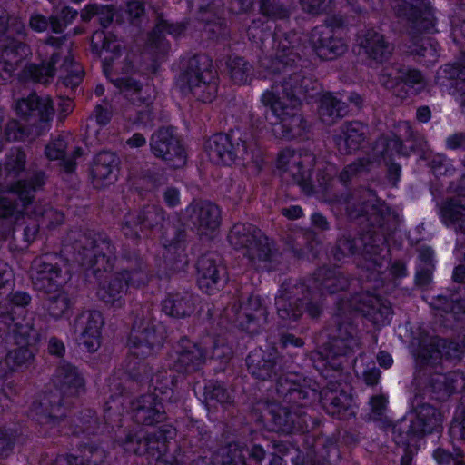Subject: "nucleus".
Listing matches in <instances>:
<instances>
[{
    "label": "nucleus",
    "instance_id": "1",
    "mask_svg": "<svg viewBox=\"0 0 465 465\" xmlns=\"http://www.w3.org/2000/svg\"><path fill=\"white\" fill-rule=\"evenodd\" d=\"M455 352L453 343L439 338H431L412 351L416 365L420 369V379L427 390L442 396L465 390L462 372L441 371L443 365L455 357Z\"/></svg>",
    "mask_w": 465,
    "mask_h": 465
},
{
    "label": "nucleus",
    "instance_id": "2",
    "mask_svg": "<svg viewBox=\"0 0 465 465\" xmlns=\"http://www.w3.org/2000/svg\"><path fill=\"white\" fill-rule=\"evenodd\" d=\"M299 90L289 82L274 84L262 95V103L270 107L277 118L272 125L273 134L281 139H292L303 134L304 124L296 109L300 104Z\"/></svg>",
    "mask_w": 465,
    "mask_h": 465
},
{
    "label": "nucleus",
    "instance_id": "3",
    "mask_svg": "<svg viewBox=\"0 0 465 465\" xmlns=\"http://www.w3.org/2000/svg\"><path fill=\"white\" fill-rule=\"evenodd\" d=\"M34 330L29 321L20 315L16 318L6 312H0V338L13 339L21 346L10 351L4 361H0V389H4L6 371H16L25 365L33 358V352L26 347ZM3 393L0 392V398Z\"/></svg>",
    "mask_w": 465,
    "mask_h": 465
},
{
    "label": "nucleus",
    "instance_id": "4",
    "mask_svg": "<svg viewBox=\"0 0 465 465\" xmlns=\"http://www.w3.org/2000/svg\"><path fill=\"white\" fill-rule=\"evenodd\" d=\"M47 260L46 256L35 258L29 275L36 289L47 293L57 292V295L50 297L48 304L49 313L57 318L64 314L70 307L67 295L60 292V288L66 282L67 277Z\"/></svg>",
    "mask_w": 465,
    "mask_h": 465
},
{
    "label": "nucleus",
    "instance_id": "5",
    "mask_svg": "<svg viewBox=\"0 0 465 465\" xmlns=\"http://www.w3.org/2000/svg\"><path fill=\"white\" fill-rule=\"evenodd\" d=\"M0 7V84L7 81L15 67L31 54L28 46L14 39L15 34L22 35L24 25L15 18L11 19Z\"/></svg>",
    "mask_w": 465,
    "mask_h": 465
},
{
    "label": "nucleus",
    "instance_id": "6",
    "mask_svg": "<svg viewBox=\"0 0 465 465\" xmlns=\"http://www.w3.org/2000/svg\"><path fill=\"white\" fill-rule=\"evenodd\" d=\"M176 84L183 92H191L196 99L204 103L212 102L217 94L215 74L206 57L192 59L190 70L179 76Z\"/></svg>",
    "mask_w": 465,
    "mask_h": 465
},
{
    "label": "nucleus",
    "instance_id": "7",
    "mask_svg": "<svg viewBox=\"0 0 465 465\" xmlns=\"http://www.w3.org/2000/svg\"><path fill=\"white\" fill-rule=\"evenodd\" d=\"M210 161L215 164L230 165L237 161L247 162L252 159L247 145L239 137L215 134L210 137L204 145Z\"/></svg>",
    "mask_w": 465,
    "mask_h": 465
},
{
    "label": "nucleus",
    "instance_id": "8",
    "mask_svg": "<svg viewBox=\"0 0 465 465\" xmlns=\"http://www.w3.org/2000/svg\"><path fill=\"white\" fill-rule=\"evenodd\" d=\"M147 281V275L140 271L132 273L124 272L121 273L107 274L100 282L96 294L100 300L115 307L122 306V297L128 287H140Z\"/></svg>",
    "mask_w": 465,
    "mask_h": 465
},
{
    "label": "nucleus",
    "instance_id": "9",
    "mask_svg": "<svg viewBox=\"0 0 465 465\" xmlns=\"http://www.w3.org/2000/svg\"><path fill=\"white\" fill-rule=\"evenodd\" d=\"M40 183L37 186H40ZM36 185L25 186L18 181L16 184L0 195V217L17 221L24 213H29V204Z\"/></svg>",
    "mask_w": 465,
    "mask_h": 465
},
{
    "label": "nucleus",
    "instance_id": "10",
    "mask_svg": "<svg viewBox=\"0 0 465 465\" xmlns=\"http://www.w3.org/2000/svg\"><path fill=\"white\" fill-rule=\"evenodd\" d=\"M151 149L156 157L162 158L173 168H181L186 163L183 148L169 129H161L153 134Z\"/></svg>",
    "mask_w": 465,
    "mask_h": 465
},
{
    "label": "nucleus",
    "instance_id": "11",
    "mask_svg": "<svg viewBox=\"0 0 465 465\" xmlns=\"http://www.w3.org/2000/svg\"><path fill=\"white\" fill-rule=\"evenodd\" d=\"M186 219L198 233L208 235L221 223V212L217 205L209 202H193L184 211Z\"/></svg>",
    "mask_w": 465,
    "mask_h": 465
},
{
    "label": "nucleus",
    "instance_id": "12",
    "mask_svg": "<svg viewBox=\"0 0 465 465\" xmlns=\"http://www.w3.org/2000/svg\"><path fill=\"white\" fill-rule=\"evenodd\" d=\"M31 415L44 428L51 432L61 423L64 415L60 396L56 393L43 395L32 405Z\"/></svg>",
    "mask_w": 465,
    "mask_h": 465
},
{
    "label": "nucleus",
    "instance_id": "13",
    "mask_svg": "<svg viewBox=\"0 0 465 465\" xmlns=\"http://www.w3.org/2000/svg\"><path fill=\"white\" fill-rule=\"evenodd\" d=\"M102 48L104 50V74L111 79L114 85L120 88L122 92L125 93V95L141 92L142 90L138 83L127 75L130 69L129 65L125 66L122 76L114 77L113 75L114 73H118L120 69L124 70V68L120 66V64L114 62V58L108 54L109 52L114 53L118 51L120 48L119 43L117 41L111 42L105 38Z\"/></svg>",
    "mask_w": 465,
    "mask_h": 465
},
{
    "label": "nucleus",
    "instance_id": "14",
    "mask_svg": "<svg viewBox=\"0 0 465 465\" xmlns=\"http://www.w3.org/2000/svg\"><path fill=\"white\" fill-rule=\"evenodd\" d=\"M390 5L398 16L408 15L419 29L433 30L435 18L426 0H391Z\"/></svg>",
    "mask_w": 465,
    "mask_h": 465
},
{
    "label": "nucleus",
    "instance_id": "15",
    "mask_svg": "<svg viewBox=\"0 0 465 465\" xmlns=\"http://www.w3.org/2000/svg\"><path fill=\"white\" fill-rule=\"evenodd\" d=\"M104 317L98 311L83 312L76 321L80 340L88 351H96L101 345Z\"/></svg>",
    "mask_w": 465,
    "mask_h": 465
},
{
    "label": "nucleus",
    "instance_id": "16",
    "mask_svg": "<svg viewBox=\"0 0 465 465\" xmlns=\"http://www.w3.org/2000/svg\"><path fill=\"white\" fill-rule=\"evenodd\" d=\"M310 43L322 59L331 60L342 54L346 45L341 39L333 38L332 30L329 26L316 27L310 37Z\"/></svg>",
    "mask_w": 465,
    "mask_h": 465
},
{
    "label": "nucleus",
    "instance_id": "17",
    "mask_svg": "<svg viewBox=\"0 0 465 465\" xmlns=\"http://www.w3.org/2000/svg\"><path fill=\"white\" fill-rule=\"evenodd\" d=\"M453 279L460 284L451 295V302H450L445 296L439 295L431 298L429 304L435 310L452 312L456 314L465 313V266L459 265L454 269Z\"/></svg>",
    "mask_w": 465,
    "mask_h": 465
},
{
    "label": "nucleus",
    "instance_id": "18",
    "mask_svg": "<svg viewBox=\"0 0 465 465\" xmlns=\"http://www.w3.org/2000/svg\"><path fill=\"white\" fill-rule=\"evenodd\" d=\"M118 160L114 153L103 152L96 155L91 169L92 183L96 188H104L116 181Z\"/></svg>",
    "mask_w": 465,
    "mask_h": 465
},
{
    "label": "nucleus",
    "instance_id": "19",
    "mask_svg": "<svg viewBox=\"0 0 465 465\" xmlns=\"http://www.w3.org/2000/svg\"><path fill=\"white\" fill-rule=\"evenodd\" d=\"M301 37L296 33H291L281 38L277 35V47L275 54V61H272V72L280 71L282 67H285L299 58L297 49ZM271 61L264 58L261 61L263 67H269Z\"/></svg>",
    "mask_w": 465,
    "mask_h": 465
},
{
    "label": "nucleus",
    "instance_id": "20",
    "mask_svg": "<svg viewBox=\"0 0 465 465\" xmlns=\"http://www.w3.org/2000/svg\"><path fill=\"white\" fill-rule=\"evenodd\" d=\"M15 109L23 116L33 115L41 122L48 124L54 117L55 109L49 96H37L30 94L27 98L20 99Z\"/></svg>",
    "mask_w": 465,
    "mask_h": 465
},
{
    "label": "nucleus",
    "instance_id": "21",
    "mask_svg": "<svg viewBox=\"0 0 465 465\" xmlns=\"http://www.w3.org/2000/svg\"><path fill=\"white\" fill-rule=\"evenodd\" d=\"M55 42L41 44L37 48V55L41 61L40 67L31 64L26 68L28 75L39 82H47L54 74V64L56 63Z\"/></svg>",
    "mask_w": 465,
    "mask_h": 465
},
{
    "label": "nucleus",
    "instance_id": "22",
    "mask_svg": "<svg viewBox=\"0 0 465 465\" xmlns=\"http://www.w3.org/2000/svg\"><path fill=\"white\" fill-rule=\"evenodd\" d=\"M197 269L198 283L203 292L213 293L219 290L225 273L223 266L216 264L209 258L203 257L199 260Z\"/></svg>",
    "mask_w": 465,
    "mask_h": 465
},
{
    "label": "nucleus",
    "instance_id": "23",
    "mask_svg": "<svg viewBox=\"0 0 465 465\" xmlns=\"http://www.w3.org/2000/svg\"><path fill=\"white\" fill-rule=\"evenodd\" d=\"M228 239L236 249L246 247L252 259L255 257L263 259L267 256L262 247V240L258 241L254 235L251 234L244 224H235L230 231Z\"/></svg>",
    "mask_w": 465,
    "mask_h": 465
},
{
    "label": "nucleus",
    "instance_id": "24",
    "mask_svg": "<svg viewBox=\"0 0 465 465\" xmlns=\"http://www.w3.org/2000/svg\"><path fill=\"white\" fill-rule=\"evenodd\" d=\"M163 343V335L154 330H134L130 336L131 351L136 357H146L153 353Z\"/></svg>",
    "mask_w": 465,
    "mask_h": 465
},
{
    "label": "nucleus",
    "instance_id": "25",
    "mask_svg": "<svg viewBox=\"0 0 465 465\" xmlns=\"http://www.w3.org/2000/svg\"><path fill=\"white\" fill-rule=\"evenodd\" d=\"M440 215L446 226L465 233V196L457 195L446 202L440 208Z\"/></svg>",
    "mask_w": 465,
    "mask_h": 465
},
{
    "label": "nucleus",
    "instance_id": "26",
    "mask_svg": "<svg viewBox=\"0 0 465 465\" xmlns=\"http://www.w3.org/2000/svg\"><path fill=\"white\" fill-rule=\"evenodd\" d=\"M360 45L368 57L376 64H382L391 54V47L382 35L375 30H370L361 40Z\"/></svg>",
    "mask_w": 465,
    "mask_h": 465
},
{
    "label": "nucleus",
    "instance_id": "27",
    "mask_svg": "<svg viewBox=\"0 0 465 465\" xmlns=\"http://www.w3.org/2000/svg\"><path fill=\"white\" fill-rule=\"evenodd\" d=\"M379 81L381 84L388 88L393 87L400 81L414 86L420 84L422 76L419 71L407 70L395 66H386L382 69V74L380 75Z\"/></svg>",
    "mask_w": 465,
    "mask_h": 465
},
{
    "label": "nucleus",
    "instance_id": "28",
    "mask_svg": "<svg viewBox=\"0 0 465 465\" xmlns=\"http://www.w3.org/2000/svg\"><path fill=\"white\" fill-rule=\"evenodd\" d=\"M364 126L358 122L347 124L341 134L336 139L339 150L342 153H351L359 148L363 141Z\"/></svg>",
    "mask_w": 465,
    "mask_h": 465
},
{
    "label": "nucleus",
    "instance_id": "29",
    "mask_svg": "<svg viewBox=\"0 0 465 465\" xmlns=\"http://www.w3.org/2000/svg\"><path fill=\"white\" fill-rule=\"evenodd\" d=\"M366 315L370 316L376 324L383 325L390 322L391 309L390 306L381 305L375 297H368V302L355 307Z\"/></svg>",
    "mask_w": 465,
    "mask_h": 465
},
{
    "label": "nucleus",
    "instance_id": "30",
    "mask_svg": "<svg viewBox=\"0 0 465 465\" xmlns=\"http://www.w3.org/2000/svg\"><path fill=\"white\" fill-rule=\"evenodd\" d=\"M136 419L148 425L162 420L163 419L162 403L156 401L151 395L143 397V405L137 408Z\"/></svg>",
    "mask_w": 465,
    "mask_h": 465
},
{
    "label": "nucleus",
    "instance_id": "31",
    "mask_svg": "<svg viewBox=\"0 0 465 465\" xmlns=\"http://www.w3.org/2000/svg\"><path fill=\"white\" fill-rule=\"evenodd\" d=\"M183 350L179 352L177 359V370L184 367L186 370L194 369L206 358L207 351H203L198 346L192 344L189 341H183Z\"/></svg>",
    "mask_w": 465,
    "mask_h": 465
},
{
    "label": "nucleus",
    "instance_id": "32",
    "mask_svg": "<svg viewBox=\"0 0 465 465\" xmlns=\"http://www.w3.org/2000/svg\"><path fill=\"white\" fill-rule=\"evenodd\" d=\"M277 167L282 172H289L296 181L305 179V173L301 165V156L293 151H282L278 157Z\"/></svg>",
    "mask_w": 465,
    "mask_h": 465
},
{
    "label": "nucleus",
    "instance_id": "33",
    "mask_svg": "<svg viewBox=\"0 0 465 465\" xmlns=\"http://www.w3.org/2000/svg\"><path fill=\"white\" fill-rule=\"evenodd\" d=\"M440 74H448L451 79L455 78L450 93L461 106L465 107V67L451 65L442 69Z\"/></svg>",
    "mask_w": 465,
    "mask_h": 465
},
{
    "label": "nucleus",
    "instance_id": "34",
    "mask_svg": "<svg viewBox=\"0 0 465 465\" xmlns=\"http://www.w3.org/2000/svg\"><path fill=\"white\" fill-rule=\"evenodd\" d=\"M247 365L251 373L258 378L266 379L271 375L272 363L263 359V351L261 350L249 354Z\"/></svg>",
    "mask_w": 465,
    "mask_h": 465
},
{
    "label": "nucleus",
    "instance_id": "35",
    "mask_svg": "<svg viewBox=\"0 0 465 465\" xmlns=\"http://www.w3.org/2000/svg\"><path fill=\"white\" fill-rule=\"evenodd\" d=\"M125 114L131 122L132 127L134 128L142 129L150 127L154 121L149 104L137 108H128Z\"/></svg>",
    "mask_w": 465,
    "mask_h": 465
},
{
    "label": "nucleus",
    "instance_id": "36",
    "mask_svg": "<svg viewBox=\"0 0 465 465\" xmlns=\"http://www.w3.org/2000/svg\"><path fill=\"white\" fill-rule=\"evenodd\" d=\"M163 311L173 317H184L193 312V308L188 299L176 295L163 301Z\"/></svg>",
    "mask_w": 465,
    "mask_h": 465
},
{
    "label": "nucleus",
    "instance_id": "37",
    "mask_svg": "<svg viewBox=\"0 0 465 465\" xmlns=\"http://www.w3.org/2000/svg\"><path fill=\"white\" fill-rule=\"evenodd\" d=\"M343 103L332 94H326L322 97L320 107V115L326 124H331L336 117L341 115Z\"/></svg>",
    "mask_w": 465,
    "mask_h": 465
},
{
    "label": "nucleus",
    "instance_id": "38",
    "mask_svg": "<svg viewBox=\"0 0 465 465\" xmlns=\"http://www.w3.org/2000/svg\"><path fill=\"white\" fill-rule=\"evenodd\" d=\"M228 68L230 76L235 84H244L252 79V67L242 58L231 59Z\"/></svg>",
    "mask_w": 465,
    "mask_h": 465
},
{
    "label": "nucleus",
    "instance_id": "39",
    "mask_svg": "<svg viewBox=\"0 0 465 465\" xmlns=\"http://www.w3.org/2000/svg\"><path fill=\"white\" fill-rule=\"evenodd\" d=\"M450 433L454 439H465V400L456 410Z\"/></svg>",
    "mask_w": 465,
    "mask_h": 465
},
{
    "label": "nucleus",
    "instance_id": "40",
    "mask_svg": "<svg viewBox=\"0 0 465 465\" xmlns=\"http://www.w3.org/2000/svg\"><path fill=\"white\" fill-rule=\"evenodd\" d=\"M94 15H104V16H101L100 19L102 24L105 25L113 20L114 11L110 6H103L100 8L96 5H88L83 11L82 17L84 20H89Z\"/></svg>",
    "mask_w": 465,
    "mask_h": 465
},
{
    "label": "nucleus",
    "instance_id": "41",
    "mask_svg": "<svg viewBox=\"0 0 465 465\" xmlns=\"http://www.w3.org/2000/svg\"><path fill=\"white\" fill-rule=\"evenodd\" d=\"M268 415L278 427L279 430H284L283 427L288 423L291 419V414L283 407L272 405L268 409Z\"/></svg>",
    "mask_w": 465,
    "mask_h": 465
},
{
    "label": "nucleus",
    "instance_id": "42",
    "mask_svg": "<svg viewBox=\"0 0 465 465\" xmlns=\"http://www.w3.org/2000/svg\"><path fill=\"white\" fill-rule=\"evenodd\" d=\"M262 13L272 19L283 18L286 11L282 9L274 0H261Z\"/></svg>",
    "mask_w": 465,
    "mask_h": 465
},
{
    "label": "nucleus",
    "instance_id": "43",
    "mask_svg": "<svg viewBox=\"0 0 465 465\" xmlns=\"http://www.w3.org/2000/svg\"><path fill=\"white\" fill-rule=\"evenodd\" d=\"M67 141L64 138H57L52 141L45 148L46 157L50 160H58L64 154L67 147Z\"/></svg>",
    "mask_w": 465,
    "mask_h": 465
},
{
    "label": "nucleus",
    "instance_id": "44",
    "mask_svg": "<svg viewBox=\"0 0 465 465\" xmlns=\"http://www.w3.org/2000/svg\"><path fill=\"white\" fill-rule=\"evenodd\" d=\"M163 220V214L156 207H149L139 216L138 223L144 226L153 227Z\"/></svg>",
    "mask_w": 465,
    "mask_h": 465
},
{
    "label": "nucleus",
    "instance_id": "45",
    "mask_svg": "<svg viewBox=\"0 0 465 465\" xmlns=\"http://www.w3.org/2000/svg\"><path fill=\"white\" fill-rule=\"evenodd\" d=\"M331 0H301L302 7L310 13H317L329 6Z\"/></svg>",
    "mask_w": 465,
    "mask_h": 465
},
{
    "label": "nucleus",
    "instance_id": "46",
    "mask_svg": "<svg viewBox=\"0 0 465 465\" xmlns=\"http://www.w3.org/2000/svg\"><path fill=\"white\" fill-rule=\"evenodd\" d=\"M65 383L73 389L72 392L78 393L84 386V379L78 374L76 370H70L65 376Z\"/></svg>",
    "mask_w": 465,
    "mask_h": 465
},
{
    "label": "nucleus",
    "instance_id": "47",
    "mask_svg": "<svg viewBox=\"0 0 465 465\" xmlns=\"http://www.w3.org/2000/svg\"><path fill=\"white\" fill-rule=\"evenodd\" d=\"M63 13L64 15L63 17L62 22L54 18L52 19V21L50 22L52 29L54 33L61 32L63 28L66 25V24L72 19H74L76 15V13L71 9H65L63 11Z\"/></svg>",
    "mask_w": 465,
    "mask_h": 465
},
{
    "label": "nucleus",
    "instance_id": "48",
    "mask_svg": "<svg viewBox=\"0 0 465 465\" xmlns=\"http://www.w3.org/2000/svg\"><path fill=\"white\" fill-rule=\"evenodd\" d=\"M30 296L24 292H15L10 295V302L16 307H24L30 302Z\"/></svg>",
    "mask_w": 465,
    "mask_h": 465
},
{
    "label": "nucleus",
    "instance_id": "49",
    "mask_svg": "<svg viewBox=\"0 0 465 465\" xmlns=\"http://www.w3.org/2000/svg\"><path fill=\"white\" fill-rule=\"evenodd\" d=\"M82 80V71L79 66L74 65L72 73L64 78V83L67 86L74 87Z\"/></svg>",
    "mask_w": 465,
    "mask_h": 465
},
{
    "label": "nucleus",
    "instance_id": "50",
    "mask_svg": "<svg viewBox=\"0 0 465 465\" xmlns=\"http://www.w3.org/2000/svg\"><path fill=\"white\" fill-rule=\"evenodd\" d=\"M49 22L41 15H34L30 19V26L37 32H43L47 29Z\"/></svg>",
    "mask_w": 465,
    "mask_h": 465
},
{
    "label": "nucleus",
    "instance_id": "51",
    "mask_svg": "<svg viewBox=\"0 0 465 465\" xmlns=\"http://www.w3.org/2000/svg\"><path fill=\"white\" fill-rule=\"evenodd\" d=\"M163 199L167 205L173 207L180 203V193L175 188H168L163 193Z\"/></svg>",
    "mask_w": 465,
    "mask_h": 465
},
{
    "label": "nucleus",
    "instance_id": "52",
    "mask_svg": "<svg viewBox=\"0 0 465 465\" xmlns=\"http://www.w3.org/2000/svg\"><path fill=\"white\" fill-rule=\"evenodd\" d=\"M73 101L68 98H63L58 101L56 111L60 117H64L73 111Z\"/></svg>",
    "mask_w": 465,
    "mask_h": 465
},
{
    "label": "nucleus",
    "instance_id": "53",
    "mask_svg": "<svg viewBox=\"0 0 465 465\" xmlns=\"http://www.w3.org/2000/svg\"><path fill=\"white\" fill-rule=\"evenodd\" d=\"M94 116L99 124H106L110 118L111 114L106 109H104L101 105H97L94 112Z\"/></svg>",
    "mask_w": 465,
    "mask_h": 465
},
{
    "label": "nucleus",
    "instance_id": "54",
    "mask_svg": "<svg viewBox=\"0 0 465 465\" xmlns=\"http://www.w3.org/2000/svg\"><path fill=\"white\" fill-rule=\"evenodd\" d=\"M433 457L438 463L442 464H449L453 460V456L442 449L436 450L434 451Z\"/></svg>",
    "mask_w": 465,
    "mask_h": 465
},
{
    "label": "nucleus",
    "instance_id": "55",
    "mask_svg": "<svg viewBox=\"0 0 465 465\" xmlns=\"http://www.w3.org/2000/svg\"><path fill=\"white\" fill-rule=\"evenodd\" d=\"M127 12L131 18H137L143 13V8L140 2L131 1L127 6Z\"/></svg>",
    "mask_w": 465,
    "mask_h": 465
},
{
    "label": "nucleus",
    "instance_id": "56",
    "mask_svg": "<svg viewBox=\"0 0 465 465\" xmlns=\"http://www.w3.org/2000/svg\"><path fill=\"white\" fill-rule=\"evenodd\" d=\"M12 277V270L10 267L5 263L0 262V288L7 282Z\"/></svg>",
    "mask_w": 465,
    "mask_h": 465
},
{
    "label": "nucleus",
    "instance_id": "57",
    "mask_svg": "<svg viewBox=\"0 0 465 465\" xmlns=\"http://www.w3.org/2000/svg\"><path fill=\"white\" fill-rule=\"evenodd\" d=\"M126 143L132 148H138L143 146L146 143V139L140 134H134L131 138L127 140Z\"/></svg>",
    "mask_w": 465,
    "mask_h": 465
},
{
    "label": "nucleus",
    "instance_id": "58",
    "mask_svg": "<svg viewBox=\"0 0 465 465\" xmlns=\"http://www.w3.org/2000/svg\"><path fill=\"white\" fill-rule=\"evenodd\" d=\"M48 350L52 354L61 355L64 351V347L60 341L56 339H51L49 341Z\"/></svg>",
    "mask_w": 465,
    "mask_h": 465
},
{
    "label": "nucleus",
    "instance_id": "59",
    "mask_svg": "<svg viewBox=\"0 0 465 465\" xmlns=\"http://www.w3.org/2000/svg\"><path fill=\"white\" fill-rule=\"evenodd\" d=\"M282 214L291 219H297L302 216V211L299 206H291L289 208H284L282 211Z\"/></svg>",
    "mask_w": 465,
    "mask_h": 465
},
{
    "label": "nucleus",
    "instance_id": "60",
    "mask_svg": "<svg viewBox=\"0 0 465 465\" xmlns=\"http://www.w3.org/2000/svg\"><path fill=\"white\" fill-rule=\"evenodd\" d=\"M380 379V371L377 369H372L364 373V380L367 384L374 385Z\"/></svg>",
    "mask_w": 465,
    "mask_h": 465
},
{
    "label": "nucleus",
    "instance_id": "61",
    "mask_svg": "<svg viewBox=\"0 0 465 465\" xmlns=\"http://www.w3.org/2000/svg\"><path fill=\"white\" fill-rule=\"evenodd\" d=\"M377 360L379 364L384 368H390L393 362L391 356L384 351H381L378 354Z\"/></svg>",
    "mask_w": 465,
    "mask_h": 465
},
{
    "label": "nucleus",
    "instance_id": "62",
    "mask_svg": "<svg viewBox=\"0 0 465 465\" xmlns=\"http://www.w3.org/2000/svg\"><path fill=\"white\" fill-rule=\"evenodd\" d=\"M137 443L138 442L134 440V437L128 436L126 438V440L123 441L121 444L126 451L136 452L137 451V449H136Z\"/></svg>",
    "mask_w": 465,
    "mask_h": 465
},
{
    "label": "nucleus",
    "instance_id": "63",
    "mask_svg": "<svg viewBox=\"0 0 465 465\" xmlns=\"http://www.w3.org/2000/svg\"><path fill=\"white\" fill-rule=\"evenodd\" d=\"M25 154L22 152L17 151L16 155H15V162L13 166V171L15 173H16V172L22 170L25 165Z\"/></svg>",
    "mask_w": 465,
    "mask_h": 465
},
{
    "label": "nucleus",
    "instance_id": "64",
    "mask_svg": "<svg viewBox=\"0 0 465 465\" xmlns=\"http://www.w3.org/2000/svg\"><path fill=\"white\" fill-rule=\"evenodd\" d=\"M386 399L384 396H376L371 400V405L375 411H381L385 407Z\"/></svg>",
    "mask_w": 465,
    "mask_h": 465
}]
</instances>
